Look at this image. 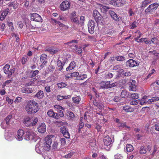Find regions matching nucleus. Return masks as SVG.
I'll use <instances>...</instances> for the list:
<instances>
[{"mask_svg": "<svg viewBox=\"0 0 159 159\" xmlns=\"http://www.w3.org/2000/svg\"><path fill=\"white\" fill-rule=\"evenodd\" d=\"M25 109L29 115H34L39 111V108L38 103L34 100H32L27 102Z\"/></svg>", "mask_w": 159, "mask_h": 159, "instance_id": "nucleus-1", "label": "nucleus"}, {"mask_svg": "<svg viewBox=\"0 0 159 159\" xmlns=\"http://www.w3.org/2000/svg\"><path fill=\"white\" fill-rule=\"evenodd\" d=\"M36 136L37 135L32 131H27L24 132V139L26 140H33L35 142L36 140L35 138Z\"/></svg>", "mask_w": 159, "mask_h": 159, "instance_id": "nucleus-2", "label": "nucleus"}, {"mask_svg": "<svg viewBox=\"0 0 159 159\" xmlns=\"http://www.w3.org/2000/svg\"><path fill=\"white\" fill-rule=\"evenodd\" d=\"M53 136L50 135L46 137L45 139V142L43 144L45 151H48L51 148V144L52 143V138Z\"/></svg>", "mask_w": 159, "mask_h": 159, "instance_id": "nucleus-3", "label": "nucleus"}, {"mask_svg": "<svg viewBox=\"0 0 159 159\" xmlns=\"http://www.w3.org/2000/svg\"><path fill=\"white\" fill-rule=\"evenodd\" d=\"M93 16L97 23H102L103 20V17L97 10H93Z\"/></svg>", "mask_w": 159, "mask_h": 159, "instance_id": "nucleus-4", "label": "nucleus"}, {"mask_svg": "<svg viewBox=\"0 0 159 159\" xmlns=\"http://www.w3.org/2000/svg\"><path fill=\"white\" fill-rule=\"evenodd\" d=\"M159 6L158 3H154L150 5L145 10V12L147 14H149L156 10Z\"/></svg>", "mask_w": 159, "mask_h": 159, "instance_id": "nucleus-5", "label": "nucleus"}, {"mask_svg": "<svg viewBox=\"0 0 159 159\" xmlns=\"http://www.w3.org/2000/svg\"><path fill=\"white\" fill-rule=\"evenodd\" d=\"M110 4L113 6L119 7L126 4V2L124 0H111Z\"/></svg>", "mask_w": 159, "mask_h": 159, "instance_id": "nucleus-6", "label": "nucleus"}, {"mask_svg": "<svg viewBox=\"0 0 159 159\" xmlns=\"http://www.w3.org/2000/svg\"><path fill=\"white\" fill-rule=\"evenodd\" d=\"M96 23L93 20H90L88 24V31L90 34H93L94 32V29Z\"/></svg>", "mask_w": 159, "mask_h": 159, "instance_id": "nucleus-7", "label": "nucleus"}, {"mask_svg": "<svg viewBox=\"0 0 159 159\" xmlns=\"http://www.w3.org/2000/svg\"><path fill=\"white\" fill-rule=\"evenodd\" d=\"M139 63L140 62L138 61H136L132 59H130L126 61V65L127 67H133L138 66Z\"/></svg>", "mask_w": 159, "mask_h": 159, "instance_id": "nucleus-8", "label": "nucleus"}, {"mask_svg": "<svg viewBox=\"0 0 159 159\" xmlns=\"http://www.w3.org/2000/svg\"><path fill=\"white\" fill-rule=\"evenodd\" d=\"M70 3L67 1H63L60 4V9L62 11L67 10L70 8Z\"/></svg>", "mask_w": 159, "mask_h": 159, "instance_id": "nucleus-9", "label": "nucleus"}, {"mask_svg": "<svg viewBox=\"0 0 159 159\" xmlns=\"http://www.w3.org/2000/svg\"><path fill=\"white\" fill-rule=\"evenodd\" d=\"M31 20L38 22H42L43 19L40 15L36 13L31 14Z\"/></svg>", "mask_w": 159, "mask_h": 159, "instance_id": "nucleus-10", "label": "nucleus"}, {"mask_svg": "<svg viewBox=\"0 0 159 159\" xmlns=\"http://www.w3.org/2000/svg\"><path fill=\"white\" fill-rule=\"evenodd\" d=\"M60 132L66 138L69 139L70 138V134L68 132V129L66 127L63 126L61 127L60 129Z\"/></svg>", "mask_w": 159, "mask_h": 159, "instance_id": "nucleus-11", "label": "nucleus"}, {"mask_svg": "<svg viewBox=\"0 0 159 159\" xmlns=\"http://www.w3.org/2000/svg\"><path fill=\"white\" fill-rule=\"evenodd\" d=\"M58 49L54 47H47L45 48V51L48 52L51 54L57 53L58 51Z\"/></svg>", "mask_w": 159, "mask_h": 159, "instance_id": "nucleus-12", "label": "nucleus"}, {"mask_svg": "<svg viewBox=\"0 0 159 159\" xmlns=\"http://www.w3.org/2000/svg\"><path fill=\"white\" fill-rule=\"evenodd\" d=\"M108 13L111 17L115 21L118 22L120 21L119 17L114 11L112 10H109Z\"/></svg>", "mask_w": 159, "mask_h": 159, "instance_id": "nucleus-13", "label": "nucleus"}, {"mask_svg": "<svg viewBox=\"0 0 159 159\" xmlns=\"http://www.w3.org/2000/svg\"><path fill=\"white\" fill-rule=\"evenodd\" d=\"M109 81L101 82L99 84V85L100 86L99 88L100 89L104 90L109 89Z\"/></svg>", "mask_w": 159, "mask_h": 159, "instance_id": "nucleus-14", "label": "nucleus"}, {"mask_svg": "<svg viewBox=\"0 0 159 159\" xmlns=\"http://www.w3.org/2000/svg\"><path fill=\"white\" fill-rule=\"evenodd\" d=\"M24 132L23 130L22 129L19 130L16 136V139L18 141L22 140L24 138Z\"/></svg>", "mask_w": 159, "mask_h": 159, "instance_id": "nucleus-15", "label": "nucleus"}, {"mask_svg": "<svg viewBox=\"0 0 159 159\" xmlns=\"http://www.w3.org/2000/svg\"><path fill=\"white\" fill-rule=\"evenodd\" d=\"M47 114L50 117L56 119L59 118L58 114L54 112L52 110H49L47 112Z\"/></svg>", "mask_w": 159, "mask_h": 159, "instance_id": "nucleus-16", "label": "nucleus"}, {"mask_svg": "<svg viewBox=\"0 0 159 159\" xmlns=\"http://www.w3.org/2000/svg\"><path fill=\"white\" fill-rule=\"evenodd\" d=\"M35 150L37 153L41 154L42 152L45 151L43 144L40 143H38L35 146Z\"/></svg>", "mask_w": 159, "mask_h": 159, "instance_id": "nucleus-17", "label": "nucleus"}, {"mask_svg": "<svg viewBox=\"0 0 159 159\" xmlns=\"http://www.w3.org/2000/svg\"><path fill=\"white\" fill-rule=\"evenodd\" d=\"M23 123L24 125L27 127H29L31 125L30 117L29 116H25L23 120Z\"/></svg>", "mask_w": 159, "mask_h": 159, "instance_id": "nucleus-18", "label": "nucleus"}, {"mask_svg": "<svg viewBox=\"0 0 159 159\" xmlns=\"http://www.w3.org/2000/svg\"><path fill=\"white\" fill-rule=\"evenodd\" d=\"M149 101V99H148V97L145 96H144L141 99L138 100L139 103L141 105L150 104Z\"/></svg>", "mask_w": 159, "mask_h": 159, "instance_id": "nucleus-19", "label": "nucleus"}, {"mask_svg": "<svg viewBox=\"0 0 159 159\" xmlns=\"http://www.w3.org/2000/svg\"><path fill=\"white\" fill-rule=\"evenodd\" d=\"M129 90L134 91L136 89V81L132 80L129 83Z\"/></svg>", "mask_w": 159, "mask_h": 159, "instance_id": "nucleus-20", "label": "nucleus"}, {"mask_svg": "<svg viewBox=\"0 0 159 159\" xmlns=\"http://www.w3.org/2000/svg\"><path fill=\"white\" fill-rule=\"evenodd\" d=\"M9 11V9L8 8L3 10L2 11L0 17V20L2 21L5 18L6 16L8 14Z\"/></svg>", "mask_w": 159, "mask_h": 159, "instance_id": "nucleus-21", "label": "nucleus"}, {"mask_svg": "<svg viewBox=\"0 0 159 159\" xmlns=\"http://www.w3.org/2000/svg\"><path fill=\"white\" fill-rule=\"evenodd\" d=\"M38 131L41 133L45 132L46 130V126L44 123H42L38 128Z\"/></svg>", "mask_w": 159, "mask_h": 159, "instance_id": "nucleus-22", "label": "nucleus"}, {"mask_svg": "<svg viewBox=\"0 0 159 159\" xmlns=\"http://www.w3.org/2000/svg\"><path fill=\"white\" fill-rule=\"evenodd\" d=\"M104 144L107 146L110 145L111 143L112 140L111 138L109 136H107L105 137L103 139Z\"/></svg>", "mask_w": 159, "mask_h": 159, "instance_id": "nucleus-23", "label": "nucleus"}, {"mask_svg": "<svg viewBox=\"0 0 159 159\" xmlns=\"http://www.w3.org/2000/svg\"><path fill=\"white\" fill-rule=\"evenodd\" d=\"M59 142L57 141L53 142L52 146V149L54 151H58L60 149L59 147Z\"/></svg>", "mask_w": 159, "mask_h": 159, "instance_id": "nucleus-24", "label": "nucleus"}, {"mask_svg": "<svg viewBox=\"0 0 159 159\" xmlns=\"http://www.w3.org/2000/svg\"><path fill=\"white\" fill-rule=\"evenodd\" d=\"M99 8L101 11L103 13H105L110 8L109 7L103 6L102 4L100 5Z\"/></svg>", "mask_w": 159, "mask_h": 159, "instance_id": "nucleus-25", "label": "nucleus"}, {"mask_svg": "<svg viewBox=\"0 0 159 159\" xmlns=\"http://www.w3.org/2000/svg\"><path fill=\"white\" fill-rule=\"evenodd\" d=\"M44 96V93L43 91L40 90L34 96V97L39 99L42 98Z\"/></svg>", "mask_w": 159, "mask_h": 159, "instance_id": "nucleus-26", "label": "nucleus"}, {"mask_svg": "<svg viewBox=\"0 0 159 159\" xmlns=\"http://www.w3.org/2000/svg\"><path fill=\"white\" fill-rule=\"evenodd\" d=\"M75 63L74 61H72L70 64L69 66L66 68L67 71H69L73 69L75 66Z\"/></svg>", "mask_w": 159, "mask_h": 159, "instance_id": "nucleus-27", "label": "nucleus"}, {"mask_svg": "<svg viewBox=\"0 0 159 159\" xmlns=\"http://www.w3.org/2000/svg\"><path fill=\"white\" fill-rule=\"evenodd\" d=\"M21 92L25 93H30L32 92L33 90L31 88L25 87L22 88L21 89Z\"/></svg>", "mask_w": 159, "mask_h": 159, "instance_id": "nucleus-28", "label": "nucleus"}, {"mask_svg": "<svg viewBox=\"0 0 159 159\" xmlns=\"http://www.w3.org/2000/svg\"><path fill=\"white\" fill-rule=\"evenodd\" d=\"M117 125L120 129L124 128L127 129H129L130 128L129 126L126 125V123L125 122H119L117 124Z\"/></svg>", "mask_w": 159, "mask_h": 159, "instance_id": "nucleus-29", "label": "nucleus"}, {"mask_svg": "<svg viewBox=\"0 0 159 159\" xmlns=\"http://www.w3.org/2000/svg\"><path fill=\"white\" fill-rule=\"evenodd\" d=\"M87 78V75L86 74H80L78 77L76 78V80H83Z\"/></svg>", "mask_w": 159, "mask_h": 159, "instance_id": "nucleus-30", "label": "nucleus"}, {"mask_svg": "<svg viewBox=\"0 0 159 159\" xmlns=\"http://www.w3.org/2000/svg\"><path fill=\"white\" fill-rule=\"evenodd\" d=\"M123 109L127 112H132L134 110L133 108L127 105L123 107Z\"/></svg>", "mask_w": 159, "mask_h": 159, "instance_id": "nucleus-31", "label": "nucleus"}, {"mask_svg": "<svg viewBox=\"0 0 159 159\" xmlns=\"http://www.w3.org/2000/svg\"><path fill=\"white\" fill-rule=\"evenodd\" d=\"M57 85L58 88L61 89L66 87L67 84L66 82H61L57 84Z\"/></svg>", "mask_w": 159, "mask_h": 159, "instance_id": "nucleus-32", "label": "nucleus"}, {"mask_svg": "<svg viewBox=\"0 0 159 159\" xmlns=\"http://www.w3.org/2000/svg\"><path fill=\"white\" fill-rule=\"evenodd\" d=\"M72 99L75 103L78 104L81 100V98L80 96H76L75 97L72 98Z\"/></svg>", "mask_w": 159, "mask_h": 159, "instance_id": "nucleus-33", "label": "nucleus"}, {"mask_svg": "<svg viewBox=\"0 0 159 159\" xmlns=\"http://www.w3.org/2000/svg\"><path fill=\"white\" fill-rule=\"evenodd\" d=\"M14 137V135L10 133L6 134L5 135V138L8 141H11Z\"/></svg>", "mask_w": 159, "mask_h": 159, "instance_id": "nucleus-34", "label": "nucleus"}, {"mask_svg": "<svg viewBox=\"0 0 159 159\" xmlns=\"http://www.w3.org/2000/svg\"><path fill=\"white\" fill-rule=\"evenodd\" d=\"M77 42H78L77 40H73L71 41H69L67 43H65V44H66V45H69V46L70 47H72L73 46L75 47V45H74L73 43H77Z\"/></svg>", "mask_w": 159, "mask_h": 159, "instance_id": "nucleus-35", "label": "nucleus"}, {"mask_svg": "<svg viewBox=\"0 0 159 159\" xmlns=\"http://www.w3.org/2000/svg\"><path fill=\"white\" fill-rule=\"evenodd\" d=\"M134 147L132 145L129 144L126 145L125 150L127 152H131L134 150Z\"/></svg>", "mask_w": 159, "mask_h": 159, "instance_id": "nucleus-36", "label": "nucleus"}, {"mask_svg": "<svg viewBox=\"0 0 159 159\" xmlns=\"http://www.w3.org/2000/svg\"><path fill=\"white\" fill-rule=\"evenodd\" d=\"M151 0H145L142 2L140 7L143 8L145 7L151 2Z\"/></svg>", "mask_w": 159, "mask_h": 159, "instance_id": "nucleus-37", "label": "nucleus"}, {"mask_svg": "<svg viewBox=\"0 0 159 159\" xmlns=\"http://www.w3.org/2000/svg\"><path fill=\"white\" fill-rule=\"evenodd\" d=\"M57 65L59 67L58 70L59 71H61L63 69V67L64 64H63L61 61L59 60H57Z\"/></svg>", "mask_w": 159, "mask_h": 159, "instance_id": "nucleus-38", "label": "nucleus"}, {"mask_svg": "<svg viewBox=\"0 0 159 159\" xmlns=\"http://www.w3.org/2000/svg\"><path fill=\"white\" fill-rule=\"evenodd\" d=\"M12 117V116L11 115H9L6 117L5 119L3 121L11 125V124L12 123L11 122V120Z\"/></svg>", "mask_w": 159, "mask_h": 159, "instance_id": "nucleus-39", "label": "nucleus"}, {"mask_svg": "<svg viewBox=\"0 0 159 159\" xmlns=\"http://www.w3.org/2000/svg\"><path fill=\"white\" fill-rule=\"evenodd\" d=\"M10 125L9 124L7 123L4 121L1 124V127L3 129H6L9 128Z\"/></svg>", "mask_w": 159, "mask_h": 159, "instance_id": "nucleus-40", "label": "nucleus"}, {"mask_svg": "<svg viewBox=\"0 0 159 159\" xmlns=\"http://www.w3.org/2000/svg\"><path fill=\"white\" fill-rule=\"evenodd\" d=\"M128 95V93L125 90H123L120 94V96L123 98H126Z\"/></svg>", "mask_w": 159, "mask_h": 159, "instance_id": "nucleus-41", "label": "nucleus"}, {"mask_svg": "<svg viewBox=\"0 0 159 159\" xmlns=\"http://www.w3.org/2000/svg\"><path fill=\"white\" fill-rule=\"evenodd\" d=\"M10 67V65H9L7 64L5 65L3 69L4 72L5 74H8L9 73V69Z\"/></svg>", "mask_w": 159, "mask_h": 159, "instance_id": "nucleus-42", "label": "nucleus"}, {"mask_svg": "<svg viewBox=\"0 0 159 159\" xmlns=\"http://www.w3.org/2000/svg\"><path fill=\"white\" fill-rule=\"evenodd\" d=\"M75 48H73V49L75 51L77 52L78 54H80L82 53V48L81 47L78 48V46L77 45H75Z\"/></svg>", "mask_w": 159, "mask_h": 159, "instance_id": "nucleus-43", "label": "nucleus"}, {"mask_svg": "<svg viewBox=\"0 0 159 159\" xmlns=\"http://www.w3.org/2000/svg\"><path fill=\"white\" fill-rule=\"evenodd\" d=\"M69 96H63L60 95H57V99L58 101L61 100L63 99H67L69 98Z\"/></svg>", "mask_w": 159, "mask_h": 159, "instance_id": "nucleus-44", "label": "nucleus"}, {"mask_svg": "<svg viewBox=\"0 0 159 159\" xmlns=\"http://www.w3.org/2000/svg\"><path fill=\"white\" fill-rule=\"evenodd\" d=\"M39 72V71L37 70H31L30 72L31 77L33 78L35 77L36 75L38 74Z\"/></svg>", "mask_w": 159, "mask_h": 159, "instance_id": "nucleus-45", "label": "nucleus"}, {"mask_svg": "<svg viewBox=\"0 0 159 159\" xmlns=\"http://www.w3.org/2000/svg\"><path fill=\"white\" fill-rule=\"evenodd\" d=\"M70 19L72 22L75 23L78 25H79L80 24V22L76 16H75V17H71Z\"/></svg>", "mask_w": 159, "mask_h": 159, "instance_id": "nucleus-46", "label": "nucleus"}, {"mask_svg": "<svg viewBox=\"0 0 159 159\" xmlns=\"http://www.w3.org/2000/svg\"><path fill=\"white\" fill-rule=\"evenodd\" d=\"M147 151L145 148L144 146H141L139 149V153L141 154H145L146 153Z\"/></svg>", "mask_w": 159, "mask_h": 159, "instance_id": "nucleus-47", "label": "nucleus"}, {"mask_svg": "<svg viewBox=\"0 0 159 159\" xmlns=\"http://www.w3.org/2000/svg\"><path fill=\"white\" fill-rule=\"evenodd\" d=\"M58 25H59V28L62 30L66 29L67 28V27L66 25H65L60 21L58 22Z\"/></svg>", "mask_w": 159, "mask_h": 159, "instance_id": "nucleus-48", "label": "nucleus"}, {"mask_svg": "<svg viewBox=\"0 0 159 159\" xmlns=\"http://www.w3.org/2000/svg\"><path fill=\"white\" fill-rule=\"evenodd\" d=\"M116 60L119 61H123L125 60V57L123 56H118L115 57Z\"/></svg>", "mask_w": 159, "mask_h": 159, "instance_id": "nucleus-49", "label": "nucleus"}, {"mask_svg": "<svg viewBox=\"0 0 159 159\" xmlns=\"http://www.w3.org/2000/svg\"><path fill=\"white\" fill-rule=\"evenodd\" d=\"M79 125V127H80V128H82L84 126V124L83 122V117H82L80 118Z\"/></svg>", "mask_w": 159, "mask_h": 159, "instance_id": "nucleus-50", "label": "nucleus"}, {"mask_svg": "<svg viewBox=\"0 0 159 159\" xmlns=\"http://www.w3.org/2000/svg\"><path fill=\"white\" fill-rule=\"evenodd\" d=\"M157 83H153L151 84V86L153 90L155 91L158 89V88L157 86Z\"/></svg>", "mask_w": 159, "mask_h": 159, "instance_id": "nucleus-51", "label": "nucleus"}, {"mask_svg": "<svg viewBox=\"0 0 159 159\" xmlns=\"http://www.w3.org/2000/svg\"><path fill=\"white\" fill-rule=\"evenodd\" d=\"M131 97L132 99H136L139 98V94L137 93H135L131 94Z\"/></svg>", "mask_w": 159, "mask_h": 159, "instance_id": "nucleus-52", "label": "nucleus"}, {"mask_svg": "<svg viewBox=\"0 0 159 159\" xmlns=\"http://www.w3.org/2000/svg\"><path fill=\"white\" fill-rule=\"evenodd\" d=\"M118 85V83L117 82H115L114 83H111V81H109V88H111L114 87Z\"/></svg>", "mask_w": 159, "mask_h": 159, "instance_id": "nucleus-53", "label": "nucleus"}, {"mask_svg": "<svg viewBox=\"0 0 159 159\" xmlns=\"http://www.w3.org/2000/svg\"><path fill=\"white\" fill-rule=\"evenodd\" d=\"M159 100V97H154L152 98L151 99H149V101L150 103H151L152 102L156 101H158Z\"/></svg>", "mask_w": 159, "mask_h": 159, "instance_id": "nucleus-54", "label": "nucleus"}, {"mask_svg": "<svg viewBox=\"0 0 159 159\" xmlns=\"http://www.w3.org/2000/svg\"><path fill=\"white\" fill-rule=\"evenodd\" d=\"M67 113L70 119H72L75 117V115L72 112L68 111L67 112Z\"/></svg>", "mask_w": 159, "mask_h": 159, "instance_id": "nucleus-55", "label": "nucleus"}, {"mask_svg": "<svg viewBox=\"0 0 159 159\" xmlns=\"http://www.w3.org/2000/svg\"><path fill=\"white\" fill-rule=\"evenodd\" d=\"M15 69L13 68L12 69H11L9 71V73L8 74L7 76L8 77H10L11 76L12 73H14L15 72Z\"/></svg>", "mask_w": 159, "mask_h": 159, "instance_id": "nucleus-56", "label": "nucleus"}, {"mask_svg": "<svg viewBox=\"0 0 159 159\" xmlns=\"http://www.w3.org/2000/svg\"><path fill=\"white\" fill-rule=\"evenodd\" d=\"M22 98L20 97H17L15 99L14 102L16 103L17 104L19 103L21 101Z\"/></svg>", "mask_w": 159, "mask_h": 159, "instance_id": "nucleus-57", "label": "nucleus"}, {"mask_svg": "<svg viewBox=\"0 0 159 159\" xmlns=\"http://www.w3.org/2000/svg\"><path fill=\"white\" fill-rule=\"evenodd\" d=\"M28 57L26 55H24L22 59V64H24L25 62L27 61Z\"/></svg>", "mask_w": 159, "mask_h": 159, "instance_id": "nucleus-58", "label": "nucleus"}, {"mask_svg": "<svg viewBox=\"0 0 159 159\" xmlns=\"http://www.w3.org/2000/svg\"><path fill=\"white\" fill-rule=\"evenodd\" d=\"M45 91L47 93H50L51 92L50 86L48 85H47L45 86Z\"/></svg>", "mask_w": 159, "mask_h": 159, "instance_id": "nucleus-59", "label": "nucleus"}, {"mask_svg": "<svg viewBox=\"0 0 159 159\" xmlns=\"http://www.w3.org/2000/svg\"><path fill=\"white\" fill-rule=\"evenodd\" d=\"M115 159H123V157L120 154H117L115 155Z\"/></svg>", "mask_w": 159, "mask_h": 159, "instance_id": "nucleus-60", "label": "nucleus"}, {"mask_svg": "<svg viewBox=\"0 0 159 159\" xmlns=\"http://www.w3.org/2000/svg\"><path fill=\"white\" fill-rule=\"evenodd\" d=\"M60 141L61 143V146H64L66 143V139L63 138H61L60 139Z\"/></svg>", "mask_w": 159, "mask_h": 159, "instance_id": "nucleus-61", "label": "nucleus"}, {"mask_svg": "<svg viewBox=\"0 0 159 159\" xmlns=\"http://www.w3.org/2000/svg\"><path fill=\"white\" fill-rule=\"evenodd\" d=\"M79 75V73L78 72H74L70 74V76L71 77H78Z\"/></svg>", "mask_w": 159, "mask_h": 159, "instance_id": "nucleus-62", "label": "nucleus"}, {"mask_svg": "<svg viewBox=\"0 0 159 159\" xmlns=\"http://www.w3.org/2000/svg\"><path fill=\"white\" fill-rule=\"evenodd\" d=\"M47 57V55L45 54H42L40 57V61H43L44 60H46Z\"/></svg>", "mask_w": 159, "mask_h": 159, "instance_id": "nucleus-63", "label": "nucleus"}, {"mask_svg": "<svg viewBox=\"0 0 159 159\" xmlns=\"http://www.w3.org/2000/svg\"><path fill=\"white\" fill-rule=\"evenodd\" d=\"M154 126L155 130L159 131V123L155 124Z\"/></svg>", "mask_w": 159, "mask_h": 159, "instance_id": "nucleus-64", "label": "nucleus"}]
</instances>
